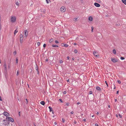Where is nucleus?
<instances>
[{
  "instance_id": "a211bd4d",
  "label": "nucleus",
  "mask_w": 126,
  "mask_h": 126,
  "mask_svg": "<svg viewBox=\"0 0 126 126\" xmlns=\"http://www.w3.org/2000/svg\"><path fill=\"white\" fill-rule=\"evenodd\" d=\"M113 54H116V51L115 49H114L113 50Z\"/></svg>"
},
{
  "instance_id": "f3484780",
  "label": "nucleus",
  "mask_w": 126,
  "mask_h": 126,
  "mask_svg": "<svg viewBox=\"0 0 126 126\" xmlns=\"http://www.w3.org/2000/svg\"><path fill=\"white\" fill-rule=\"evenodd\" d=\"M17 29H16V30L14 31V33L15 35L18 32V31L17 30Z\"/></svg>"
},
{
  "instance_id": "680f3d73",
  "label": "nucleus",
  "mask_w": 126,
  "mask_h": 126,
  "mask_svg": "<svg viewBox=\"0 0 126 126\" xmlns=\"http://www.w3.org/2000/svg\"><path fill=\"white\" fill-rule=\"evenodd\" d=\"M74 58H72V60H74Z\"/></svg>"
},
{
  "instance_id": "5fc2aeb1",
  "label": "nucleus",
  "mask_w": 126,
  "mask_h": 126,
  "mask_svg": "<svg viewBox=\"0 0 126 126\" xmlns=\"http://www.w3.org/2000/svg\"><path fill=\"white\" fill-rule=\"evenodd\" d=\"M83 120L84 121V122H85L86 121V119H84Z\"/></svg>"
},
{
  "instance_id": "ddd939ff",
  "label": "nucleus",
  "mask_w": 126,
  "mask_h": 126,
  "mask_svg": "<svg viewBox=\"0 0 126 126\" xmlns=\"http://www.w3.org/2000/svg\"><path fill=\"white\" fill-rule=\"evenodd\" d=\"M35 69L37 71V74H39V72L38 70V67L37 66H36L35 67Z\"/></svg>"
},
{
  "instance_id": "79ce46f5",
  "label": "nucleus",
  "mask_w": 126,
  "mask_h": 126,
  "mask_svg": "<svg viewBox=\"0 0 126 126\" xmlns=\"http://www.w3.org/2000/svg\"><path fill=\"white\" fill-rule=\"evenodd\" d=\"M66 91H65L63 92V94H66Z\"/></svg>"
},
{
  "instance_id": "3c124183",
  "label": "nucleus",
  "mask_w": 126,
  "mask_h": 126,
  "mask_svg": "<svg viewBox=\"0 0 126 126\" xmlns=\"http://www.w3.org/2000/svg\"><path fill=\"white\" fill-rule=\"evenodd\" d=\"M117 101V99H115V102H116V101Z\"/></svg>"
},
{
  "instance_id": "cd10ccee",
  "label": "nucleus",
  "mask_w": 126,
  "mask_h": 126,
  "mask_svg": "<svg viewBox=\"0 0 126 126\" xmlns=\"http://www.w3.org/2000/svg\"><path fill=\"white\" fill-rule=\"evenodd\" d=\"M120 59L122 60H124L125 59L124 57H121L120 58Z\"/></svg>"
},
{
  "instance_id": "f03ea898",
  "label": "nucleus",
  "mask_w": 126,
  "mask_h": 126,
  "mask_svg": "<svg viewBox=\"0 0 126 126\" xmlns=\"http://www.w3.org/2000/svg\"><path fill=\"white\" fill-rule=\"evenodd\" d=\"M7 120L10 121L11 122H13L14 121L13 119L11 117H7L6 118Z\"/></svg>"
},
{
  "instance_id": "2eb2a0df",
  "label": "nucleus",
  "mask_w": 126,
  "mask_h": 126,
  "mask_svg": "<svg viewBox=\"0 0 126 126\" xmlns=\"http://www.w3.org/2000/svg\"><path fill=\"white\" fill-rule=\"evenodd\" d=\"M122 2L125 4H126V0H122Z\"/></svg>"
},
{
  "instance_id": "338daca9",
  "label": "nucleus",
  "mask_w": 126,
  "mask_h": 126,
  "mask_svg": "<svg viewBox=\"0 0 126 126\" xmlns=\"http://www.w3.org/2000/svg\"><path fill=\"white\" fill-rule=\"evenodd\" d=\"M99 114V112H97V114Z\"/></svg>"
},
{
  "instance_id": "9b49d317",
  "label": "nucleus",
  "mask_w": 126,
  "mask_h": 126,
  "mask_svg": "<svg viewBox=\"0 0 126 126\" xmlns=\"http://www.w3.org/2000/svg\"><path fill=\"white\" fill-rule=\"evenodd\" d=\"M96 89L97 90L99 91H100L101 90L100 88L98 86H97L96 87Z\"/></svg>"
},
{
  "instance_id": "aec40b11",
  "label": "nucleus",
  "mask_w": 126,
  "mask_h": 126,
  "mask_svg": "<svg viewBox=\"0 0 126 126\" xmlns=\"http://www.w3.org/2000/svg\"><path fill=\"white\" fill-rule=\"evenodd\" d=\"M53 41V39H51L49 40V43H51Z\"/></svg>"
},
{
  "instance_id": "bb28decb",
  "label": "nucleus",
  "mask_w": 126,
  "mask_h": 126,
  "mask_svg": "<svg viewBox=\"0 0 126 126\" xmlns=\"http://www.w3.org/2000/svg\"><path fill=\"white\" fill-rule=\"evenodd\" d=\"M78 51L77 50V49H75L74 50V52H75L76 53Z\"/></svg>"
},
{
  "instance_id": "0eeeda50",
  "label": "nucleus",
  "mask_w": 126,
  "mask_h": 126,
  "mask_svg": "<svg viewBox=\"0 0 126 126\" xmlns=\"http://www.w3.org/2000/svg\"><path fill=\"white\" fill-rule=\"evenodd\" d=\"M24 32L25 36L26 37L28 34V31L27 30H25Z\"/></svg>"
},
{
  "instance_id": "b1692460",
  "label": "nucleus",
  "mask_w": 126,
  "mask_h": 126,
  "mask_svg": "<svg viewBox=\"0 0 126 126\" xmlns=\"http://www.w3.org/2000/svg\"><path fill=\"white\" fill-rule=\"evenodd\" d=\"M63 45H64V46L65 47H68V45L67 44H63Z\"/></svg>"
},
{
  "instance_id": "7c9ffc66",
  "label": "nucleus",
  "mask_w": 126,
  "mask_h": 126,
  "mask_svg": "<svg viewBox=\"0 0 126 126\" xmlns=\"http://www.w3.org/2000/svg\"><path fill=\"white\" fill-rule=\"evenodd\" d=\"M46 46V44H44L43 45V47H45Z\"/></svg>"
},
{
  "instance_id": "c85d7f7f",
  "label": "nucleus",
  "mask_w": 126,
  "mask_h": 126,
  "mask_svg": "<svg viewBox=\"0 0 126 126\" xmlns=\"http://www.w3.org/2000/svg\"><path fill=\"white\" fill-rule=\"evenodd\" d=\"M92 92L91 91H90L89 92V94H92Z\"/></svg>"
},
{
  "instance_id": "c03bdc74",
  "label": "nucleus",
  "mask_w": 126,
  "mask_h": 126,
  "mask_svg": "<svg viewBox=\"0 0 126 126\" xmlns=\"http://www.w3.org/2000/svg\"><path fill=\"white\" fill-rule=\"evenodd\" d=\"M95 126H98V124H95Z\"/></svg>"
},
{
  "instance_id": "e2e57ef3",
  "label": "nucleus",
  "mask_w": 126,
  "mask_h": 126,
  "mask_svg": "<svg viewBox=\"0 0 126 126\" xmlns=\"http://www.w3.org/2000/svg\"><path fill=\"white\" fill-rule=\"evenodd\" d=\"M108 107L109 108H110V105H108Z\"/></svg>"
},
{
  "instance_id": "72a5a7b5",
  "label": "nucleus",
  "mask_w": 126,
  "mask_h": 126,
  "mask_svg": "<svg viewBox=\"0 0 126 126\" xmlns=\"http://www.w3.org/2000/svg\"><path fill=\"white\" fill-rule=\"evenodd\" d=\"M60 63H63V61H62V60H60Z\"/></svg>"
},
{
  "instance_id": "de8ad7c7",
  "label": "nucleus",
  "mask_w": 126,
  "mask_h": 126,
  "mask_svg": "<svg viewBox=\"0 0 126 126\" xmlns=\"http://www.w3.org/2000/svg\"><path fill=\"white\" fill-rule=\"evenodd\" d=\"M67 58L68 60H69V56H67Z\"/></svg>"
},
{
  "instance_id": "393cba45",
  "label": "nucleus",
  "mask_w": 126,
  "mask_h": 126,
  "mask_svg": "<svg viewBox=\"0 0 126 126\" xmlns=\"http://www.w3.org/2000/svg\"><path fill=\"white\" fill-rule=\"evenodd\" d=\"M37 44L38 46H39L40 45V43L38 42L37 43Z\"/></svg>"
},
{
  "instance_id": "09e8293b",
  "label": "nucleus",
  "mask_w": 126,
  "mask_h": 126,
  "mask_svg": "<svg viewBox=\"0 0 126 126\" xmlns=\"http://www.w3.org/2000/svg\"><path fill=\"white\" fill-rule=\"evenodd\" d=\"M74 123L75 124H76L77 123V122L76 121H75Z\"/></svg>"
},
{
  "instance_id": "4468645a",
  "label": "nucleus",
  "mask_w": 126,
  "mask_h": 126,
  "mask_svg": "<svg viewBox=\"0 0 126 126\" xmlns=\"http://www.w3.org/2000/svg\"><path fill=\"white\" fill-rule=\"evenodd\" d=\"M89 20L90 21H92L93 20V18L91 16H90L89 18Z\"/></svg>"
},
{
  "instance_id": "473e14b6",
  "label": "nucleus",
  "mask_w": 126,
  "mask_h": 126,
  "mask_svg": "<svg viewBox=\"0 0 126 126\" xmlns=\"http://www.w3.org/2000/svg\"><path fill=\"white\" fill-rule=\"evenodd\" d=\"M105 83L107 85V86L108 87V83H107V81H105Z\"/></svg>"
},
{
  "instance_id": "c756f323",
  "label": "nucleus",
  "mask_w": 126,
  "mask_h": 126,
  "mask_svg": "<svg viewBox=\"0 0 126 126\" xmlns=\"http://www.w3.org/2000/svg\"><path fill=\"white\" fill-rule=\"evenodd\" d=\"M62 122L63 123H64V121H65V120H64V119L62 118Z\"/></svg>"
},
{
  "instance_id": "37998d69",
  "label": "nucleus",
  "mask_w": 126,
  "mask_h": 126,
  "mask_svg": "<svg viewBox=\"0 0 126 126\" xmlns=\"http://www.w3.org/2000/svg\"><path fill=\"white\" fill-rule=\"evenodd\" d=\"M74 113V112L73 111H72L70 112V113L72 114H73Z\"/></svg>"
},
{
  "instance_id": "6e6d98bb",
  "label": "nucleus",
  "mask_w": 126,
  "mask_h": 126,
  "mask_svg": "<svg viewBox=\"0 0 126 126\" xmlns=\"http://www.w3.org/2000/svg\"><path fill=\"white\" fill-rule=\"evenodd\" d=\"M69 79H67V82H68L69 81Z\"/></svg>"
},
{
  "instance_id": "7ed1b4c3",
  "label": "nucleus",
  "mask_w": 126,
  "mask_h": 126,
  "mask_svg": "<svg viewBox=\"0 0 126 126\" xmlns=\"http://www.w3.org/2000/svg\"><path fill=\"white\" fill-rule=\"evenodd\" d=\"M118 59L117 58H113L111 59V61L113 63H115L117 62Z\"/></svg>"
},
{
  "instance_id": "8fccbe9b",
  "label": "nucleus",
  "mask_w": 126,
  "mask_h": 126,
  "mask_svg": "<svg viewBox=\"0 0 126 126\" xmlns=\"http://www.w3.org/2000/svg\"><path fill=\"white\" fill-rule=\"evenodd\" d=\"M26 102H27V103L28 102V100L27 99H26Z\"/></svg>"
},
{
  "instance_id": "4be33fe9",
  "label": "nucleus",
  "mask_w": 126,
  "mask_h": 126,
  "mask_svg": "<svg viewBox=\"0 0 126 126\" xmlns=\"http://www.w3.org/2000/svg\"><path fill=\"white\" fill-rule=\"evenodd\" d=\"M96 1L99 3H100L101 2V1L100 0H95Z\"/></svg>"
},
{
  "instance_id": "0e129e2a",
  "label": "nucleus",
  "mask_w": 126,
  "mask_h": 126,
  "mask_svg": "<svg viewBox=\"0 0 126 126\" xmlns=\"http://www.w3.org/2000/svg\"><path fill=\"white\" fill-rule=\"evenodd\" d=\"M52 113L53 114L54 112V111L53 110V111H52Z\"/></svg>"
},
{
  "instance_id": "e433bc0d",
  "label": "nucleus",
  "mask_w": 126,
  "mask_h": 126,
  "mask_svg": "<svg viewBox=\"0 0 126 126\" xmlns=\"http://www.w3.org/2000/svg\"><path fill=\"white\" fill-rule=\"evenodd\" d=\"M55 43L57 44L58 43H59L58 41L57 40L55 41Z\"/></svg>"
},
{
  "instance_id": "49530a36",
  "label": "nucleus",
  "mask_w": 126,
  "mask_h": 126,
  "mask_svg": "<svg viewBox=\"0 0 126 126\" xmlns=\"http://www.w3.org/2000/svg\"><path fill=\"white\" fill-rule=\"evenodd\" d=\"M46 62H47L48 61V60L47 59H46Z\"/></svg>"
},
{
  "instance_id": "6ab92c4d",
  "label": "nucleus",
  "mask_w": 126,
  "mask_h": 126,
  "mask_svg": "<svg viewBox=\"0 0 126 126\" xmlns=\"http://www.w3.org/2000/svg\"><path fill=\"white\" fill-rule=\"evenodd\" d=\"M52 47H58V46L57 45H52Z\"/></svg>"
},
{
  "instance_id": "dca6fc26",
  "label": "nucleus",
  "mask_w": 126,
  "mask_h": 126,
  "mask_svg": "<svg viewBox=\"0 0 126 126\" xmlns=\"http://www.w3.org/2000/svg\"><path fill=\"white\" fill-rule=\"evenodd\" d=\"M40 103L41 104H42L43 105H44L45 104V102L44 101H42L40 102Z\"/></svg>"
},
{
  "instance_id": "bf43d9fd",
  "label": "nucleus",
  "mask_w": 126,
  "mask_h": 126,
  "mask_svg": "<svg viewBox=\"0 0 126 126\" xmlns=\"http://www.w3.org/2000/svg\"><path fill=\"white\" fill-rule=\"evenodd\" d=\"M118 92H119V91H117L116 94H118Z\"/></svg>"
},
{
  "instance_id": "774afa93",
  "label": "nucleus",
  "mask_w": 126,
  "mask_h": 126,
  "mask_svg": "<svg viewBox=\"0 0 126 126\" xmlns=\"http://www.w3.org/2000/svg\"><path fill=\"white\" fill-rule=\"evenodd\" d=\"M34 126H36V125H35V124H34Z\"/></svg>"
},
{
  "instance_id": "423d86ee",
  "label": "nucleus",
  "mask_w": 126,
  "mask_h": 126,
  "mask_svg": "<svg viewBox=\"0 0 126 126\" xmlns=\"http://www.w3.org/2000/svg\"><path fill=\"white\" fill-rule=\"evenodd\" d=\"M93 54L96 57H98L99 56V55L97 54V53L95 51H94L93 52Z\"/></svg>"
},
{
  "instance_id": "5701e85b",
  "label": "nucleus",
  "mask_w": 126,
  "mask_h": 126,
  "mask_svg": "<svg viewBox=\"0 0 126 126\" xmlns=\"http://www.w3.org/2000/svg\"><path fill=\"white\" fill-rule=\"evenodd\" d=\"M78 18H75L74 19V20L75 21H76L77 20Z\"/></svg>"
},
{
  "instance_id": "ea45409f",
  "label": "nucleus",
  "mask_w": 126,
  "mask_h": 126,
  "mask_svg": "<svg viewBox=\"0 0 126 126\" xmlns=\"http://www.w3.org/2000/svg\"><path fill=\"white\" fill-rule=\"evenodd\" d=\"M69 104V103H67L66 104V105L67 106H68Z\"/></svg>"
},
{
  "instance_id": "864d4df0",
  "label": "nucleus",
  "mask_w": 126,
  "mask_h": 126,
  "mask_svg": "<svg viewBox=\"0 0 126 126\" xmlns=\"http://www.w3.org/2000/svg\"><path fill=\"white\" fill-rule=\"evenodd\" d=\"M2 99H1V97L0 96V101H2Z\"/></svg>"
},
{
  "instance_id": "f8f14e48",
  "label": "nucleus",
  "mask_w": 126,
  "mask_h": 126,
  "mask_svg": "<svg viewBox=\"0 0 126 126\" xmlns=\"http://www.w3.org/2000/svg\"><path fill=\"white\" fill-rule=\"evenodd\" d=\"M48 108L49 109L50 111V112H51V111H53V110H52V108L51 107H50V106H49L48 107Z\"/></svg>"
},
{
  "instance_id": "f704fd0d",
  "label": "nucleus",
  "mask_w": 126,
  "mask_h": 126,
  "mask_svg": "<svg viewBox=\"0 0 126 126\" xmlns=\"http://www.w3.org/2000/svg\"><path fill=\"white\" fill-rule=\"evenodd\" d=\"M59 100L60 101V102H63V100H62L61 99H59Z\"/></svg>"
},
{
  "instance_id": "58836bf2",
  "label": "nucleus",
  "mask_w": 126,
  "mask_h": 126,
  "mask_svg": "<svg viewBox=\"0 0 126 126\" xmlns=\"http://www.w3.org/2000/svg\"><path fill=\"white\" fill-rule=\"evenodd\" d=\"M119 117L120 118H121L122 117V115H121L120 114H119Z\"/></svg>"
},
{
  "instance_id": "9d476101",
  "label": "nucleus",
  "mask_w": 126,
  "mask_h": 126,
  "mask_svg": "<svg viewBox=\"0 0 126 126\" xmlns=\"http://www.w3.org/2000/svg\"><path fill=\"white\" fill-rule=\"evenodd\" d=\"M4 67L5 70L6 71L7 70V65L5 63L4 64Z\"/></svg>"
},
{
  "instance_id": "20e7f679",
  "label": "nucleus",
  "mask_w": 126,
  "mask_h": 126,
  "mask_svg": "<svg viewBox=\"0 0 126 126\" xmlns=\"http://www.w3.org/2000/svg\"><path fill=\"white\" fill-rule=\"evenodd\" d=\"M20 41L21 43H22L23 39V36L22 34H21L20 35Z\"/></svg>"
},
{
  "instance_id": "2f4dec72",
  "label": "nucleus",
  "mask_w": 126,
  "mask_h": 126,
  "mask_svg": "<svg viewBox=\"0 0 126 126\" xmlns=\"http://www.w3.org/2000/svg\"><path fill=\"white\" fill-rule=\"evenodd\" d=\"M16 63H18V59L17 58H16Z\"/></svg>"
},
{
  "instance_id": "412c9836",
  "label": "nucleus",
  "mask_w": 126,
  "mask_h": 126,
  "mask_svg": "<svg viewBox=\"0 0 126 126\" xmlns=\"http://www.w3.org/2000/svg\"><path fill=\"white\" fill-rule=\"evenodd\" d=\"M19 3L18 2V1H17L16 2V5H17V6L19 5Z\"/></svg>"
},
{
  "instance_id": "1a4fd4ad",
  "label": "nucleus",
  "mask_w": 126,
  "mask_h": 126,
  "mask_svg": "<svg viewBox=\"0 0 126 126\" xmlns=\"http://www.w3.org/2000/svg\"><path fill=\"white\" fill-rule=\"evenodd\" d=\"M3 114L5 116H8L9 115V114L7 112H4Z\"/></svg>"
},
{
  "instance_id": "f257e3e1",
  "label": "nucleus",
  "mask_w": 126,
  "mask_h": 126,
  "mask_svg": "<svg viewBox=\"0 0 126 126\" xmlns=\"http://www.w3.org/2000/svg\"><path fill=\"white\" fill-rule=\"evenodd\" d=\"M16 18L15 16H11V22L13 23L15 22Z\"/></svg>"
},
{
  "instance_id": "a18cd8bd",
  "label": "nucleus",
  "mask_w": 126,
  "mask_h": 126,
  "mask_svg": "<svg viewBox=\"0 0 126 126\" xmlns=\"http://www.w3.org/2000/svg\"><path fill=\"white\" fill-rule=\"evenodd\" d=\"M80 103L79 102H78L77 103V104L78 105Z\"/></svg>"
},
{
  "instance_id": "6e6552de",
  "label": "nucleus",
  "mask_w": 126,
  "mask_h": 126,
  "mask_svg": "<svg viewBox=\"0 0 126 126\" xmlns=\"http://www.w3.org/2000/svg\"><path fill=\"white\" fill-rule=\"evenodd\" d=\"M94 5L96 7H99L100 6V5L98 3H95L94 4Z\"/></svg>"
},
{
  "instance_id": "a878e982",
  "label": "nucleus",
  "mask_w": 126,
  "mask_h": 126,
  "mask_svg": "<svg viewBox=\"0 0 126 126\" xmlns=\"http://www.w3.org/2000/svg\"><path fill=\"white\" fill-rule=\"evenodd\" d=\"M91 28H92L91 31H92V32H93V30H94V27H92Z\"/></svg>"
},
{
  "instance_id": "a19ab883",
  "label": "nucleus",
  "mask_w": 126,
  "mask_h": 126,
  "mask_svg": "<svg viewBox=\"0 0 126 126\" xmlns=\"http://www.w3.org/2000/svg\"><path fill=\"white\" fill-rule=\"evenodd\" d=\"M14 54L15 55H16V51H14Z\"/></svg>"
},
{
  "instance_id": "13d9d810",
  "label": "nucleus",
  "mask_w": 126,
  "mask_h": 126,
  "mask_svg": "<svg viewBox=\"0 0 126 126\" xmlns=\"http://www.w3.org/2000/svg\"><path fill=\"white\" fill-rule=\"evenodd\" d=\"M10 65H8V67L9 68H10Z\"/></svg>"
},
{
  "instance_id": "69168bd1",
  "label": "nucleus",
  "mask_w": 126,
  "mask_h": 126,
  "mask_svg": "<svg viewBox=\"0 0 126 126\" xmlns=\"http://www.w3.org/2000/svg\"><path fill=\"white\" fill-rule=\"evenodd\" d=\"M108 15H106V16H107V17H108Z\"/></svg>"
},
{
  "instance_id": "603ef678",
  "label": "nucleus",
  "mask_w": 126,
  "mask_h": 126,
  "mask_svg": "<svg viewBox=\"0 0 126 126\" xmlns=\"http://www.w3.org/2000/svg\"><path fill=\"white\" fill-rule=\"evenodd\" d=\"M18 114L19 115V116H20V112H19Z\"/></svg>"
},
{
  "instance_id": "4d7b16f0",
  "label": "nucleus",
  "mask_w": 126,
  "mask_h": 126,
  "mask_svg": "<svg viewBox=\"0 0 126 126\" xmlns=\"http://www.w3.org/2000/svg\"><path fill=\"white\" fill-rule=\"evenodd\" d=\"M118 115H119V114H118V115L116 114V116L117 117H118Z\"/></svg>"
},
{
  "instance_id": "4c0bfd02",
  "label": "nucleus",
  "mask_w": 126,
  "mask_h": 126,
  "mask_svg": "<svg viewBox=\"0 0 126 126\" xmlns=\"http://www.w3.org/2000/svg\"><path fill=\"white\" fill-rule=\"evenodd\" d=\"M118 83L119 84H120L121 83L120 81L119 80H118Z\"/></svg>"
},
{
  "instance_id": "c9c22d12",
  "label": "nucleus",
  "mask_w": 126,
  "mask_h": 126,
  "mask_svg": "<svg viewBox=\"0 0 126 126\" xmlns=\"http://www.w3.org/2000/svg\"><path fill=\"white\" fill-rule=\"evenodd\" d=\"M19 74V71L18 70L17 71V76Z\"/></svg>"
},
{
  "instance_id": "39448f33",
  "label": "nucleus",
  "mask_w": 126,
  "mask_h": 126,
  "mask_svg": "<svg viewBox=\"0 0 126 126\" xmlns=\"http://www.w3.org/2000/svg\"><path fill=\"white\" fill-rule=\"evenodd\" d=\"M61 10L63 12H65L66 10L65 7L63 6H62L61 8Z\"/></svg>"
},
{
  "instance_id": "052dcab7",
  "label": "nucleus",
  "mask_w": 126,
  "mask_h": 126,
  "mask_svg": "<svg viewBox=\"0 0 126 126\" xmlns=\"http://www.w3.org/2000/svg\"><path fill=\"white\" fill-rule=\"evenodd\" d=\"M54 124H55V125H56L57 124V123H56V122H55Z\"/></svg>"
}]
</instances>
